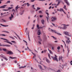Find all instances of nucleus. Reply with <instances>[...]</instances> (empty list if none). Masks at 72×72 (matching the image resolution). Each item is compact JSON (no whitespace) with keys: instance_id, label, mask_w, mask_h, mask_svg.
<instances>
[{"instance_id":"obj_1","label":"nucleus","mask_w":72,"mask_h":72,"mask_svg":"<svg viewBox=\"0 0 72 72\" xmlns=\"http://www.w3.org/2000/svg\"><path fill=\"white\" fill-rule=\"evenodd\" d=\"M48 30H49L50 31H51L52 32V33H53V32H55V33H57V35H62V34H60L58 33H57V31H56V30H53L49 28H48Z\"/></svg>"},{"instance_id":"obj_2","label":"nucleus","mask_w":72,"mask_h":72,"mask_svg":"<svg viewBox=\"0 0 72 72\" xmlns=\"http://www.w3.org/2000/svg\"><path fill=\"white\" fill-rule=\"evenodd\" d=\"M1 39H2V40H6V41H4V42H7V43H8V44H11V45H13V44H12V43L10 42L9 41H8V40L6 39L1 38Z\"/></svg>"},{"instance_id":"obj_3","label":"nucleus","mask_w":72,"mask_h":72,"mask_svg":"<svg viewBox=\"0 0 72 72\" xmlns=\"http://www.w3.org/2000/svg\"><path fill=\"white\" fill-rule=\"evenodd\" d=\"M55 55V57L51 56V58H53V59L54 60H56V61H57V62H58V58H57V56Z\"/></svg>"},{"instance_id":"obj_4","label":"nucleus","mask_w":72,"mask_h":72,"mask_svg":"<svg viewBox=\"0 0 72 72\" xmlns=\"http://www.w3.org/2000/svg\"><path fill=\"white\" fill-rule=\"evenodd\" d=\"M64 33L66 35H67V36H69V37H71V34H69V33H68L67 32H64Z\"/></svg>"},{"instance_id":"obj_5","label":"nucleus","mask_w":72,"mask_h":72,"mask_svg":"<svg viewBox=\"0 0 72 72\" xmlns=\"http://www.w3.org/2000/svg\"><path fill=\"white\" fill-rule=\"evenodd\" d=\"M63 26V27L62 28V30H66L67 28V27H66V26H68V25H66L65 24H62L61 26Z\"/></svg>"},{"instance_id":"obj_6","label":"nucleus","mask_w":72,"mask_h":72,"mask_svg":"<svg viewBox=\"0 0 72 72\" xmlns=\"http://www.w3.org/2000/svg\"><path fill=\"white\" fill-rule=\"evenodd\" d=\"M7 54H8L9 55H13V53L11 51H7Z\"/></svg>"},{"instance_id":"obj_7","label":"nucleus","mask_w":72,"mask_h":72,"mask_svg":"<svg viewBox=\"0 0 72 72\" xmlns=\"http://www.w3.org/2000/svg\"><path fill=\"white\" fill-rule=\"evenodd\" d=\"M0 46H6V47H10V46L9 45L2 44L0 45Z\"/></svg>"},{"instance_id":"obj_8","label":"nucleus","mask_w":72,"mask_h":72,"mask_svg":"<svg viewBox=\"0 0 72 72\" xmlns=\"http://www.w3.org/2000/svg\"><path fill=\"white\" fill-rule=\"evenodd\" d=\"M69 40V38H68V40L66 41V42L68 44H69V42H70V40Z\"/></svg>"},{"instance_id":"obj_9","label":"nucleus","mask_w":72,"mask_h":72,"mask_svg":"<svg viewBox=\"0 0 72 72\" xmlns=\"http://www.w3.org/2000/svg\"><path fill=\"white\" fill-rule=\"evenodd\" d=\"M12 8H13V7H9L8 8V10H3L4 11H8V10H10L11 9H12Z\"/></svg>"},{"instance_id":"obj_10","label":"nucleus","mask_w":72,"mask_h":72,"mask_svg":"<svg viewBox=\"0 0 72 72\" xmlns=\"http://www.w3.org/2000/svg\"><path fill=\"white\" fill-rule=\"evenodd\" d=\"M13 18H14V16H13V15L12 14H11V16L9 17V19L10 20H12V19H13Z\"/></svg>"},{"instance_id":"obj_11","label":"nucleus","mask_w":72,"mask_h":72,"mask_svg":"<svg viewBox=\"0 0 72 72\" xmlns=\"http://www.w3.org/2000/svg\"><path fill=\"white\" fill-rule=\"evenodd\" d=\"M62 12H63L65 14H66V12H64V11L63 10V9L60 8V9L59 10V11L62 12Z\"/></svg>"},{"instance_id":"obj_12","label":"nucleus","mask_w":72,"mask_h":72,"mask_svg":"<svg viewBox=\"0 0 72 72\" xmlns=\"http://www.w3.org/2000/svg\"><path fill=\"white\" fill-rule=\"evenodd\" d=\"M39 44H41V41H42V39L41 38H39Z\"/></svg>"},{"instance_id":"obj_13","label":"nucleus","mask_w":72,"mask_h":72,"mask_svg":"<svg viewBox=\"0 0 72 72\" xmlns=\"http://www.w3.org/2000/svg\"><path fill=\"white\" fill-rule=\"evenodd\" d=\"M37 29H40L43 28V27H39V25L38 24L37 25Z\"/></svg>"},{"instance_id":"obj_14","label":"nucleus","mask_w":72,"mask_h":72,"mask_svg":"<svg viewBox=\"0 0 72 72\" xmlns=\"http://www.w3.org/2000/svg\"><path fill=\"white\" fill-rule=\"evenodd\" d=\"M56 20V18H55V17H52L51 18V20L52 21H55V20Z\"/></svg>"},{"instance_id":"obj_15","label":"nucleus","mask_w":72,"mask_h":72,"mask_svg":"<svg viewBox=\"0 0 72 72\" xmlns=\"http://www.w3.org/2000/svg\"><path fill=\"white\" fill-rule=\"evenodd\" d=\"M7 5H4L0 7V8H5Z\"/></svg>"},{"instance_id":"obj_16","label":"nucleus","mask_w":72,"mask_h":72,"mask_svg":"<svg viewBox=\"0 0 72 72\" xmlns=\"http://www.w3.org/2000/svg\"><path fill=\"white\" fill-rule=\"evenodd\" d=\"M37 33L38 35H40V34H41V30H38Z\"/></svg>"},{"instance_id":"obj_17","label":"nucleus","mask_w":72,"mask_h":72,"mask_svg":"<svg viewBox=\"0 0 72 72\" xmlns=\"http://www.w3.org/2000/svg\"><path fill=\"white\" fill-rule=\"evenodd\" d=\"M41 22L42 24H44V23H45V20H44V19H42V20H41Z\"/></svg>"},{"instance_id":"obj_18","label":"nucleus","mask_w":72,"mask_h":72,"mask_svg":"<svg viewBox=\"0 0 72 72\" xmlns=\"http://www.w3.org/2000/svg\"><path fill=\"white\" fill-rule=\"evenodd\" d=\"M38 67L40 68V69H41V70H44V69L42 68V66H41V65H39Z\"/></svg>"},{"instance_id":"obj_19","label":"nucleus","mask_w":72,"mask_h":72,"mask_svg":"<svg viewBox=\"0 0 72 72\" xmlns=\"http://www.w3.org/2000/svg\"><path fill=\"white\" fill-rule=\"evenodd\" d=\"M63 57H60V56L59 58V61H60V59L61 60H62V62H63Z\"/></svg>"},{"instance_id":"obj_20","label":"nucleus","mask_w":72,"mask_h":72,"mask_svg":"<svg viewBox=\"0 0 72 72\" xmlns=\"http://www.w3.org/2000/svg\"><path fill=\"white\" fill-rule=\"evenodd\" d=\"M29 31H28L26 33V34L27 35V33H28V38L29 39V40H30V35H29Z\"/></svg>"},{"instance_id":"obj_21","label":"nucleus","mask_w":72,"mask_h":72,"mask_svg":"<svg viewBox=\"0 0 72 72\" xmlns=\"http://www.w3.org/2000/svg\"><path fill=\"white\" fill-rule=\"evenodd\" d=\"M0 25H1V26H3V27H8V26H9L8 25H3L1 24H0Z\"/></svg>"},{"instance_id":"obj_22","label":"nucleus","mask_w":72,"mask_h":72,"mask_svg":"<svg viewBox=\"0 0 72 72\" xmlns=\"http://www.w3.org/2000/svg\"><path fill=\"white\" fill-rule=\"evenodd\" d=\"M2 50L4 51H5V52L6 51V53L7 52V51H8V50H7V49L6 48H3Z\"/></svg>"},{"instance_id":"obj_23","label":"nucleus","mask_w":72,"mask_h":72,"mask_svg":"<svg viewBox=\"0 0 72 72\" xmlns=\"http://www.w3.org/2000/svg\"><path fill=\"white\" fill-rule=\"evenodd\" d=\"M24 13V10H23L22 12H21L19 14L21 15H22V14H23V13Z\"/></svg>"},{"instance_id":"obj_24","label":"nucleus","mask_w":72,"mask_h":72,"mask_svg":"<svg viewBox=\"0 0 72 72\" xmlns=\"http://www.w3.org/2000/svg\"><path fill=\"white\" fill-rule=\"evenodd\" d=\"M1 21L2 22H6V20L4 19H2L1 20Z\"/></svg>"},{"instance_id":"obj_25","label":"nucleus","mask_w":72,"mask_h":72,"mask_svg":"<svg viewBox=\"0 0 72 72\" xmlns=\"http://www.w3.org/2000/svg\"><path fill=\"white\" fill-rule=\"evenodd\" d=\"M46 60L47 62V63H49L50 62V61L49 60H48V59L47 58L46 59Z\"/></svg>"},{"instance_id":"obj_26","label":"nucleus","mask_w":72,"mask_h":72,"mask_svg":"<svg viewBox=\"0 0 72 72\" xmlns=\"http://www.w3.org/2000/svg\"><path fill=\"white\" fill-rule=\"evenodd\" d=\"M2 32H5V33H9V32L6 31L4 30V31H3Z\"/></svg>"},{"instance_id":"obj_27","label":"nucleus","mask_w":72,"mask_h":72,"mask_svg":"<svg viewBox=\"0 0 72 72\" xmlns=\"http://www.w3.org/2000/svg\"><path fill=\"white\" fill-rule=\"evenodd\" d=\"M18 9V5H17V6L15 7V10L16 11H17V9Z\"/></svg>"},{"instance_id":"obj_28","label":"nucleus","mask_w":72,"mask_h":72,"mask_svg":"<svg viewBox=\"0 0 72 72\" xmlns=\"http://www.w3.org/2000/svg\"><path fill=\"white\" fill-rule=\"evenodd\" d=\"M1 57H3V58H4V59H5L6 61H7L8 60V59H7V58H6L5 57H4L3 56H1Z\"/></svg>"},{"instance_id":"obj_29","label":"nucleus","mask_w":72,"mask_h":72,"mask_svg":"<svg viewBox=\"0 0 72 72\" xmlns=\"http://www.w3.org/2000/svg\"><path fill=\"white\" fill-rule=\"evenodd\" d=\"M63 8H64V9H65L66 10H67V8H66V6L65 5H64V7Z\"/></svg>"},{"instance_id":"obj_30","label":"nucleus","mask_w":72,"mask_h":72,"mask_svg":"<svg viewBox=\"0 0 72 72\" xmlns=\"http://www.w3.org/2000/svg\"><path fill=\"white\" fill-rule=\"evenodd\" d=\"M31 53H32V54H33V55H34V56L33 57V58H35V56H36V55H35V53H33L32 52H31Z\"/></svg>"},{"instance_id":"obj_31","label":"nucleus","mask_w":72,"mask_h":72,"mask_svg":"<svg viewBox=\"0 0 72 72\" xmlns=\"http://www.w3.org/2000/svg\"><path fill=\"white\" fill-rule=\"evenodd\" d=\"M41 9V8H39V7H37V9L36 10V11H37L38 10H40Z\"/></svg>"},{"instance_id":"obj_32","label":"nucleus","mask_w":72,"mask_h":72,"mask_svg":"<svg viewBox=\"0 0 72 72\" xmlns=\"http://www.w3.org/2000/svg\"><path fill=\"white\" fill-rule=\"evenodd\" d=\"M51 37H52L53 39H54V40H57V38L55 37H54L53 36H51Z\"/></svg>"},{"instance_id":"obj_33","label":"nucleus","mask_w":72,"mask_h":72,"mask_svg":"<svg viewBox=\"0 0 72 72\" xmlns=\"http://www.w3.org/2000/svg\"><path fill=\"white\" fill-rule=\"evenodd\" d=\"M26 67V66H21V67H19V68L21 69L22 68H25Z\"/></svg>"},{"instance_id":"obj_34","label":"nucleus","mask_w":72,"mask_h":72,"mask_svg":"<svg viewBox=\"0 0 72 72\" xmlns=\"http://www.w3.org/2000/svg\"><path fill=\"white\" fill-rule=\"evenodd\" d=\"M10 58L11 59H15H15H17V58L16 57H10Z\"/></svg>"},{"instance_id":"obj_35","label":"nucleus","mask_w":72,"mask_h":72,"mask_svg":"<svg viewBox=\"0 0 72 72\" xmlns=\"http://www.w3.org/2000/svg\"><path fill=\"white\" fill-rule=\"evenodd\" d=\"M46 17L47 18V21L48 22H49V18L48 17H47V16H46Z\"/></svg>"},{"instance_id":"obj_36","label":"nucleus","mask_w":72,"mask_h":72,"mask_svg":"<svg viewBox=\"0 0 72 72\" xmlns=\"http://www.w3.org/2000/svg\"><path fill=\"white\" fill-rule=\"evenodd\" d=\"M15 33V35H17V37L19 39H20V37H19V36H18V35H17V33Z\"/></svg>"},{"instance_id":"obj_37","label":"nucleus","mask_w":72,"mask_h":72,"mask_svg":"<svg viewBox=\"0 0 72 72\" xmlns=\"http://www.w3.org/2000/svg\"><path fill=\"white\" fill-rule=\"evenodd\" d=\"M15 33V35H17V37L19 39H20V37H19V36H18V35H17V33Z\"/></svg>"},{"instance_id":"obj_38","label":"nucleus","mask_w":72,"mask_h":72,"mask_svg":"<svg viewBox=\"0 0 72 72\" xmlns=\"http://www.w3.org/2000/svg\"><path fill=\"white\" fill-rule=\"evenodd\" d=\"M0 36H6V35H5L3 34H0Z\"/></svg>"},{"instance_id":"obj_39","label":"nucleus","mask_w":72,"mask_h":72,"mask_svg":"<svg viewBox=\"0 0 72 72\" xmlns=\"http://www.w3.org/2000/svg\"><path fill=\"white\" fill-rule=\"evenodd\" d=\"M27 48L28 49V50H29V51H31V52H32V50H31L29 48H28V47H27Z\"/></svg>"},{"instance_id":"obj_40","label":"nucleus","mask_w":72,"mask_h":72,"mask_svg":"<svg viewBox=\"0 0 72 72\" xmlns=\"http://www.w3.org/2000/svg\"><path fill=\"white\" fill-rule=\"evenodd\" d=\"M67 49H68V53H69V48H68V47L67 48Z\"/></svg>"},{"instance_id":"obj_41","label":"nucleus","mask_w":72,"mask_h":72,"mask_svg":"<svg viewBox=\"0 0 72 72\" xmlns=\"http://www.w3.org/2000/svg\"><path fill=\"white\" fill-rule=\"evenodd\" d=\"M44 69H48V68H47L46 66H44Z\"/></svg>"},{"instance_id":"obj_42","label":"nucleus","mask_w":72,"mask_h":72,"mask_svg":"<svg viewBox=\"0 0 72 72\" xmlns=\"http://www.w3.org/2000/svg\"><path fill=\"white\" fill-rule=\"evenodd\" d=\"M10 3V1H8L6 3V4H8V3Z\"/></svg>"},{"instance_id":"obj_43","label":"nucleus","mask_w":72,"mask_h":72,"mask_svg":"<svg viewBox=\"0 0 72 72\" xmlns=\"http://www.w3.org/2000/svg\"><path fill=\"white\" fill-rule=\"evenodd\" d=\"M9 37L10 38H11V39H14V38H13V37H12L11 36H9Z\"/></svg>"},{"instance_id":"obj_44","label":"nucleus","mask_w":72,"mask_h":72,"mask_svg":"<svg viewBox=\"0 0 72 72\" xmlns=\"http://www.w3.org/2000/svg\"><path fill=\"white\" fill-rule=\"evenodd\" d=\"M34 6H35L34 5H33L32 6V7L33 8V9H36V8L34 7Z\"/></svg>"},{"instance_id":"obj_45","label":"nucleus","mask_w":72,"mask_h":72,"mask_svg":"<svg viewBox=\"0 0 72 72\" xmlns=\"http://www.w3.org/2000/svg\"><path fill=\"white\" fill-rule=\"evenodd\" d=\"M48 57H49V58H50V59H51V58H50V54L48 53Z\"/></svg>"},{"instance_id":"obj_46","label":"nucleus","mask_w":72,"mask_h":72,"mask_svg":"<svg viewBox=\"0 0 72 72\" xmlns=\"http://www.w3.org/2000/svg\"><path fill=\"white\" fill-rule=\"evenodd\" d=\"M49 51L50 54H53V52L51 51V50H50Z\"/></svg>"},{"instance_id":"obj_47","label":"nucleus","mask_w":72,"mask_h":72,"mask_svg":"<svg viewBox=\"0 0 72 72\" xmlns=\"http://www.w3.org/2000/svg\"><path fill=\"white\" fill-rule=\"evenodd\" d=\"M35 1V0H30L31 2H34V1Z\"/></svg>"},{"instance_id":"obj_48","label":"nucleus","mask_w":72,"mask_h":72,"mask_svg":"<svg viewBox=\"0 0 72 72\" xmlns=\"http://www.w3.org/2000/svg\"><path fill=\"white\" fill-rule=\"evenodd\" d=\"M66 3V4H67L68 5H69V3H68V2Z\"/></svg>"},{"instance_id":"obj_49","label":"nucleus","mask_w":72,"mask_h":72,"mask_svg":"<svg viewBox=\"0 0 72 72\" xmlns=\"http://www.w3.org/2000/svg\"><path fill=\"white\" fill-rule=\"evenodd\" d=\"M57 49H58V50H59L60 49V47L58 46L57 47Z\"/></svg>"},{"instance_id":"obj_50","label":"nucleus","mask_w":72,"mask_h":72,"mask_svg":"<svg viewBox=\"0 0 72 72\" xmlns=\"http://www.w3.org/2000/svg\"><path fill=\"white\" fill-rule=\"evenodd\" d=\"M26 4H27V6H29V5H30V4H29V3H26Z\"/></svg>"},{"instance_id":"obj_51","label":"nucleus","mask_w":72,"mask_h":72,"mask_svg":"<svg viewBox=\"0 0 72 72\" xmlns=\"http://www.w3.org/2000/svg\"><path fill=\"white\" fill-rule=\"evenodd\" d=\"M24 41V42H26V45H27V42H26V41L24 40H23Z\"/></svg>"},{"instance_id":"obj_52","label":"nucleus","mask_w":72,"mask_h":72,"mask_svg":"<svg viewBox=\"0 0 72 72\" xmlns=\"http://www.w3.org/2000/svg\"><path fill=\"white\" fill-rule=\"evenodd\" d=\"M40 18H41V17H43V15H40Z\"/></svg>"},{"instance_id":"obj_53","label":"nucleus","mask_w":72,"mask_h":72,"mask_svg":"<svg viewBox=\"0 0 72 72\" xmlns=\"http://www.w3.org/2000/svg\"><path fill=\"white\" fill-rule=\"evenodd\" d=\"M57 72H60V70H58L57 71Z\"/></svg>"},{"instance_id":"obj_54","label":"nucleus","mask_w":72,"mask_h":72,"mask_svg":"<svg viewBox=\"0 0 72 72\" xmlns=\"http://www.w3.org/2000/svg\"><path fill=\"white\" fill-rule=\"evenodd\" d=\"M51 8V6H50V7L49 8V9H50Z\"/></svg>"},{"instance_id":"obj_55","label":"nucleus","mask_w":72,"mask_h":72,"mask_svg":"<svg viewBox=\"0 0 72 72\" xmlns=\"http://www.w3.org/2000/svg\"><path fill=\"white\" fill-rule=\"evenodd\" d=\"M3 51V49H1V48H0V51Z\"/></svg>"},{"instance_id":"obj_56","label":"nucleus","mask_w":72,"mask_h":72,"mask_svg":"<svg viewBox=\"0 0 72 72\" xmlns=\"http://www.w3.org/2000/svg\"><path fill=\"white\" fill-rule=\"evenodd\" d=\"M14 46H15L16 48H18V47L16 45H14Z\"/></svg>"},{"instance_id":"obj_57","label":"nucleus","mask_w":72,"mask_h":72,"mask_svg":"<svg viewBox=\"0 0 72 72\" xmlns=\"http://www.w3.org/2000/svg\"><path fill=\"white\" fill-rule=\"evenodd\" d=\"M11 42H13V43H15V41H11Z\"/></svg>"},{"instance_id":"obj_58","label":"nucleus","mask_w":72,"mask_h":72,"mask_svg":"<svg viewBox=\"0 0 72 72\" xmlns=\"http://www.w3.org/2000/svg\"><path fill=\"white\" fill-rule=\"evenodd\" d=\"M46 50H44V53H46Z\"/></svg>"},{"instance_id":"obj_59","label":"nucleus","mask_w":72,"mask_h":72,"mask_svg":"<svg viewBox=\"0 0 72 72\" xmlns=\"http://www.w3.org/2000/svg\"><path fill=\"white\" fill-rule=\"evenodd\" d=\"M72 61H71V62H70V64H71V65H72V63H72Z\"/></svg>"},{"instance_id":"obj_60","label":"nucleus","mask_w":72,"mask_h":72,"mask_svg":"<svg viewBox=\"0 0 72 72\" xmlns=\"http://www.w3.org/2000/svg\"><path fill=\"white\" fill-rule=\"evenodd\" d=\"M4 65H5V64L4 63H3L2 64V66H4Z\"/></svg>"},{"instance_id":"obj_61","label":"nucleus","mask_w":72,"mask_h":72,"mask_svg":"<svg viewBox=\"0 0 72 72\" xmlns=\"http://www.w3.org/2000/svg\"><path fill=\"white\" fill-rule=\"evenodd\" d=\"M65 1V3H67V2H68V1H67V0H64Z\"/></svg>"},{"instance_id":"obj_62","label":"nucleus","mask_w":72,"mask_h":72,"mask_svg":"<svg viewBox=\"0 0 72 72\" xmlns=\"http://www.w3.org/2000/svg\"><path fill=\"white\" fill-rule=\"evenodd\" d=\"M12 10H13V11H14V12H15V10H14V9H13Z\"/></svg>"},{"instance_id":"obj_63","label":"nucleus","mask_w":72,"mask_h":72,"mask_svg":"<svg viewBox=\"0 0 72 72\" xmlns=\"http://www.w3.org/2000/svg\"><path fill=\"white\" fill-rule=\"evenodd\" d=\"M39 13H42V12H41V11H40L39 12Z\"/></svg>"},{"instance_id":"obj_64","label":"nucleus","mask_w":72,"mask_h":72,"mask_svg":"<svg viewBox=\"0 0 72 72\" xmlns=\"http://www.w3.org/2000/svg\"><path fill=\"white\" fill-rule=\"evenodd\" d=\"M30 16H28V19H30Z\"/></svg>"}]
</instances>
